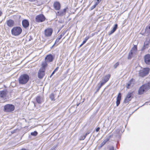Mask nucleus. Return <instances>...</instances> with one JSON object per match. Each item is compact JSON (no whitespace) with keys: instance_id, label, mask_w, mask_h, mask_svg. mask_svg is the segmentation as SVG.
I'll list each match as a JSON object with an SVG mask.
<instances>
[{"instance_id":"1","label":"nucleus","mask_w":150,"mask_h":150,"mask_svg":"<svg viewBox=\"0 0 150 150\" xmlns=\"http://www.w3.org/2000/svg\"><path fill=\"white\" fill-rule=\"evenodd\" d=\"M149 89H150V83L144 84L139 88L138 94L139 95L142 94L145 92L147 91Z\"/></svg>"},{"instance_id":"2","label":"nucleus","mask_w":150,"mask_h":150,"mask_svg":"<svg viewBox=\"0 0 150 150\" xmlns=\"http://www.w3.org/2000/svg\"><path fill=\"white\" fill-rule=\"evenodd\" d=\"M29 80V76L27 74H23L20 76L18 79L19 83L22 84H26Z\"/></svg>"},{"instance_id":"3","label":"nucleus","mask_w":150,"mask_h":150,"mask_svg":"<svg viewBox=\"0 0 150 150\" xmlns=\"http://www.w3.org/2000/svg\"><path fill=\"white\" fill-rule=\"evenodd\" d=\"M22 32V28L19 27H14L11 30L12 35L15 36H17L20 35L21 33Z\"/></svg>"},{"instance_id":"4","label":"nucleus","mask_w":150,"mask_h":150,"mask_svg":"<svg viewBox=\"0 0 150 150\" xmlns=\"http://www.w3.org/2000/svg\"><path fill=\"white\" fill-rule=\"evenodd\" d=\"M14 110V106L11 104H8L4 106L3 110L6 112H9L13 111Z\"/></svg>"},{"instance_id":"5","label":"nucleus","mask_w":150,"mask_h":150,"mask_svg":"<svg viewBox=\"0 0 150 150\" xmlns=\"http://www.w3.org/2000/svg\"><path fill=\"white\" fill-rule=\"evenodd\" d=\"M149 69L148 68L144 69L139 71V76L142 77H144L149 74Z\"/></svg>"},{"instance_id":"6","label":"nucleus","mask_w":150,"mask_h":150,"mask_svg":"<svg viewBox=\"0 0 150 150\" xmlns=\"http://www.w3.org/2000/svg\"><path fill=\"white\" fill-rule=\"evenodd\" d=\"M45 16L42 14L37 16L35 18L36 21L38 23L43 22L45 21Z\"/></svg>"},{"instance_id":"7","label":"nucleus","mask_w":150,"mask_h":150,"mask_svg":"<svg viewBox=\"0 0 150 150\" xmlns=\"http://www.w3.org/2000/svg\"><path fill=\"white\" fill-rule=\"evenodd\" d=\"M52 33V30L51 28H48L44 31V34L46 37H49L51 35Z\"/></svg>"},{"instance_id":"8","label":"nucleus","mask_w":150,"mask_h":150,"mask_svg":"<svg viewBox=\"0 0 150 150\" xmlns=\"http://www.w3.org/2000/svg\"><path fill=\"white\" fill-rule=\"evenodd\" d=\"M54 59V57L51 54L47 55L45 58V60L47 62H52Z\"/></svg>"},{"instance_id":"9","label":"nucleus","mask_w":150,"mask_h":150,"mask_svg":"<svg viewBox=\"0 0 150 150\" xmlns=\"http://www.w3.org/2000/svg\"><path fill=\"white\" fill-rule=\"evenodd\" d=\"M132 95V92H129L128 93L124 100V102L125 103H127L130 101Z\"/></svg>"},{"instance_id":"10","label":"nucleus","mask_w":150,"mask_h":150,"mask_svg":"<svg viewBox=\"0 0 150 150\" xmlns=\"http://www.w3.org/2000/svg\"><path fill=\"white\" fill-rule=\"evenodd\" d=\"M45 70L40 69L38 73V77L40 79H42L45 75Z\"/></svg>"},{"instance_id":"11","label":"nucleus","mask_w":150,"mask_h":150,"mask_svg":"<svg viewBox=\"0 0 150 150\" xmlns=\"http://www.w3.org/2000/svg\"><path fill=\"white\" fill-rule=\"evenodd\" d=\"M144 62L147 64H150V54H148L144 56Z\"/></svg>"},{"instance_id":"12","label":"nucleus","mask_w":150,"mask_h":150,"mask_svg":"<svg viewBox=\"0 0 150 150\" xmlns=\"http://www.w3.org/2000/svg\"><path fill=\"white\" fill-rule=\"evenodd\" d=\"M134 80L133 79H131L127 83V88H129L130 87L133 86L134 84Z\"/></svg>"},{"instance_id":"13","label":"nucleus","mask_w":150,"mask_h":150,"mask_svg":"<svg viewBox=\"0 0 150 150\" xmlns=\"http://www.w3.org/2000/svg\"><path fill=\"white\" fill-rule=\"evenodd\" d=\"M29 22L26 19H24L22 21V25L25 28H26L29 26Z\"/></svg>"},{"instance_id":"14","label":"nucleus","mask_w":150,"mask_h":150,"mask_svg":"<svg viewBox=\"0 0 150 150\" xmlns=\"http://www.w3.org/2000/svg\"><path fill=\"white\" fill-rule=\"evenodd\" d=\"M6 23L8 26L11 27L14 25V21L13 20L10 19L7 21Z\"/></svg>"},{"instance_id":"15","label":"nucleus","mask_w":150,"mask_h":150,"mask_svg":"<svg viewBox=\"0 0 150 150\" xmlns=\"http://www.w3.org/2000/svg\"><path fill=\"white\" fill-rule=\"evenodd\" d=\"M54 7V9L57 10H59L60 8V4L58 2H55L53 5Z\"/></svg>"},{"instance_id":"16","label":"nucleus","mask_w":150,"mask_h":150,"mask_svg":"<svg viewBox=\"0 0 150 150\" xmlns=\"http://www.w3.org/2000/svg\"><path fill=\"white\" fill-rule=\"evenodd\" d=\"M121 94L120 93H119L117 95L116 99V105L118 106L120 104L121 99Z\"/></svg>"},{"instance_id":"17","label":"nucleus","mask_w":150,"mask_h":150,"mask_svg":"<svg viewBox=\"0 0 150 150\" xmlns=\"http://www.w3.org/2000/svg\"><path fill=\"white\" fill-rule=\"evenodd\" d=\"M36 100L38 103L41 104L43 102V100L42 97L38 96L36 98Z\"/></svg>"},{"instance_id":"18","label":"nucleus","mask_w":150,"mask_h":150,"mask_svg":"<svg viewBox=\"0 0 150 150\" xmlns=\"http://www.w3.org/2000/svg\"><path fill=\"white\" fill-rule=\"evenodd\" d=\"M150 43V39L146 38L145 42L144 43L143 48L145 49L148 47L149 43Z\"/></svg>"},{"instance_id":"19","label":"nucleus","mask_w":150,"mask_h":150,"mask_svg":"<svg viewBox=\"0 0 150 150\" xmlns=\"http://www.w3.org/2000/svg\"><path fill=\"white\" fill-rule=\"evenodd\" d=\"M117 24H116L114 26L113 28V29L112 30H111L110 33H109V35H110L112 34L116 30V29L117 28Z\"/></svg>"},{"instance_id":"20","label":"nucleus","mask_w":150,"mask_h":150,"mask_svg":"<svg viewBox=\"0 0 150 150\" xmlns=\"http://www.w3.org/2000/svg\"><path fill=\"white\" fill-rule=\"evenodd\" d=\"M137 51V45H134L133 47L131 50V52H132L133 54H135Z\"/></svg>"},{"instance_id":"21","label":"nucleus","mask_w":150,"mask_h":150,"mask_svg":"<svg viewBox=\"0 0 150 150\" xmlns=\"http://www.w3.org/2000/svg\"><path fill=\"white\" fill-rule=\"evenodd\" d=\"M47 62L45 61L42 62V67L40 69L45 70V67L47 66Z\"/></svg>"},{"instance_id":"22","label":"nucleus","mask_w":150,"mask_h":150,"mask_svg":"<svg viewBox=\"0 0 150 150\" xmlns=\"http://www.w3.org/2000/svg\"><path fill=\"white\" fill-rule=\"evenodd\" d=\"M110 77V74H108L105 76L103 79H102L103 81L106 82L109 80Z\"/></svg>"},{"instance_id":"23","label":"nucleus","mask_w":150,"mask_h":150,"mask_svg":"<svg viewBox=\"0 0 150 150\" xmlns=\"http://www.w3.org/2000/svg\"><path fill=\"white\" fill-rule=\"evenodd\" d=\"M6 95V91H0V97L1 98L4 97Z\"/></svg>"},{"instance_id":"24","label":"nucleus","mask_w":150,"mask_h":150,"mask_svg":"<svg viewBox=\"0 0 150 150\" xmlns=\"http://www.w3.org/2000/svg\"><path fill=\"white\" fill-rule=\"evenodd\" d=\"M56 14L57 15L59 16H63L64 15L63 12L62 11V10H61L59 11H58L57 13H56Z\"/></svg>"},{"instance_id":"25","label":"nucleus","mask_w":150,"mask_h":150,"mask_svg":"<svg viewBox=\"0 0 150 150\" xmlns=\"http://www.w3.org/2000/svg\"><path fill=\"white\" fill-rule=\"evenodd\" d=\"M110 138V137H109L108 138H107V139L104 140L101 143V146H103L109 140Z\"/></svg>"},{"instance_id":"26","label":"nucleus","mask_w":150,"mask_h":150,"mask_svg":"<svg viewBox=\"0 0 150 150\" xmlns=\"http://www.w3.org/2000/svg\"><path fill=\"white\" fill-rule=\"evenodd\" d=\"M133 55H134L135 54H133V53L130 51L128 57V59H131Z\"/></svg>"},{"instance_id":"27","label":"nucleus","mask_w":150,"mask_h":150,"mask_svg":"<svg viewBox=\"0 0 150 150\" xmlns=\"http://www.w3.org/2000/svg\"><path fill=\"white\" fill-rule=\"evenodd\" d=\"M50 98L52 100L54 101L55 100L54 95L53 93L51 94L50 95Z\"/></svg>"},{"instance_id":"28","label":"nucleus","mask_w":150,"mask_h":150,"mask_svg":"<svg viewBox=\"0 0 150 150\" xmlns=\"http://www.w3.org/2000/svg\"><path fill=\"white\" fill-rule=\"evenodd\" d=\"M99 4V2H96V3L95 4L93 5L92 6L91 8V10H92L94 8L96 7V6Z\"/></svg>"},{"instance_id":"29","label":"nucleus","mask_w":150,"mask_h":150,"mask_svg":"<svg viewBox=\"0 0 150 150\" xmlns=\"http://www.w3.org/2000/svg\"><path fill=\"white\" fill-rule=\"evenodd\" d=\"M37 134L38 132L36 131H35L33 132H32L31 133V135L33 136H36L37 135Z\"/></svg>"},{"instance_id":"30","label":"nucleus","mask_w":150,"mask_h":150,"mask_svg":"<svg viewBox=\"0 0 150 150\" xmlns=\"http://www.w3.org/2000/svg\"><path fill=\"white\" fill-rule=\"evenodd\" d=\"M89 37H86L83 41L82 42L83 44H84L88 40V39Z\"/></svg>"},{"instance_id":"31","label":"nucleus","mask_w":150,"mask_h":150,"mask_svg":"<svg viewBox=\"0 0 150 150\" xmlns=\"http://www.w3.org/2000/svg\"><path fill=\"white\" fill-rule=\"evenodd\" d=\"M150 30V26L149 25V26L148 27V28L147 27H146V29H145V31L146 32H150V30Z\"/></svg>"},{"instance_id":"32","label":"nucleus","mask_w":150,"mask_h":150,"mask_svg":"<svg viewBox=\"0 0 150 150\" xmlns=\"http://www.w3.org/2000/svg\"><path fill=\"white\" fill-rule=\"evenodd\" d=\"M119 63L118 62H117L114 65V67L115 68H116L119 65Z\"/></svg>"},{"instance_id":"33","label":"nucleus","mask_w":150,"mask_h":150,"mask_svg":"<svg viewBox=\"0 0 150 150\" xmlns=\"http://www.w3.org/2000/svg\"><path fill=\"white\" fill-rule=\"evenodd\" d=\"M86 137V136L85 135L83 136H81L80 138V140H83L85 139Z\"/></svg>"},{"instance_id":"34","label":"nucleus","mask_w":150,"mask_h":150,"mask_svg":"<svg viewBox=\"0 0 150 150\" xmlns=\"http://www.w3.org/2000/svg\"><path fill=\"white\" fill-rule=\"evenodd\" d=\"M106 82H105V81H103V80H102V81L101 82V83H100V84L103 86V85Z\"/></svg>"},{"instance_id":"35","label":"nucleus","mask_w":150,"mask_h":150,"mask_svg":"<svg viewBox=\"0 0 150 150\" xmlns=\"http://www.w3.org/2000/svg\"><path fill=\"white\" fill-rule=\"evenodd\" d=\"M67 7L64 9L62 10V11L63 12V13L64 14V15L65 14L67 9Z\"/></svg>"},{"instance_id":"36","label":"nucleus","mask_w":150,"mask_h":150,"mask_svg":"<svg viewBox=\"0 0 150 150\" xmlns=\"http://www.w3.org/2000/svg\"><path fill=\"white\" fill-rule=\"evenodd\" d=\"M65 32H63L60 35L62 37L65 34Z\"/></svg>"},{"instance_id":"37","label":"nucleus","mask_w":150,"mask_h":150,"mask_svg":"<svg viewBox=\"0 0 150 150\" xmlns=\"http://www.w3.org/2000/svg\"><path fill=\"white\" fill-rule=\"evenodd\" d=\"M102 86L100 83L98 84V90H99Z\"/></svg>"},{"instance_id":"38","label":"nucleus","mask_w":150,"mask_h":150,"mask_svg":"<svg viewBox=\"0 0 150 150\" xmlns=\"http://www.w3.org/2000/svg\"><path fill=\"white\" fill-rule=\"evenodd\" d=\"M91 131L90 130H88L86 134L85 135L86 136L89 133H90Z\"/></svg>"},{"instance_id":"39","label":"nucleus","mask_w":150,"mask_h":150,"mask_svg":"<svg viewBox=\"0 0 150 150\" xmlns=\"http://www.w3.org/2000/svg\"><path fill=\"white\" fill-rule=\"evenodd\" d=\"M109 150H114V148L113 146H111L109 148Z\"/></svg>"},{"instance_id":"40","label":"nucleus","mask_w":150,"mask_h":150,"mask_svg":"<svg viewBox=\"0 0 150 150\" xmlns=\"http://www.w3.org/2000/svg\"><path fill=\"white\" fill-rule=\"evenodd\" d=\"M62 38V37L60 35H59L58 37V38L57 39L59 40Z\"/></svg>"},{"instance_id":"41","label":"nucleus","mask_w":150,"mask_h":150,"mask_svg":"<svg viewBox=\"0 0 150 150\" xmlns=\"http://www.w3.org/2000/svg\"><path fill=\"white\" fill-rule=\"evenodd\" d=\"M100 128L99 127H98L96 129V132H98L100 130Z\"/></svg>"},{"instance_id":"42","label":"nucleus","mask_w":150,"mask_h":150,"mask_svg":"<svg viewBox=\"0 0 150 150\" xmlns=\"http://www.w3.org/2000/svg\"><path fill=\"white\" fill-rule=\"evenodd\" d=\"M59 41V40H58V39H57L56 40V41L55 42V43H57Z\"/></svg>"},{"instance_id":"43","label":"nucleus","mask_w":150,"mask_h":150,"mask_svg":"<svg viewBox=\"0 0 150 150\" xmlns=\"http://www.w3.org/2000/svg\"><path fill=\"white\" fill-rule=\"evenodd\" d=\"M59 68V67H57L54 70V71L55 72L56 71H57L58 69Z\"/></svg>"},{"instance_id":"44","label":"nucleus","mask_w":150,"mask_h":150,"mask_svg":"<svg viewBox=\"0 0 150 150\" xmlns=\"http://www.w3.org/2000/svg\"><path fill=\"white\" fill-rule=\"evenodd\" d=\"M29 1L31 2H33V1H35L37 0H28Z\"/></svg>"},{"instance_id":"45","label":"nucleus","mask_w":150,"mask_h":150,"mask_svg":"<svg viewBox=\"0 0 150 150\" xmlns=\"http://www.w3.org/2000/svg\"><path fill=\"white\" fill-rule=\"evenodd\" d=\"M55 72L54 71L52 73V75H53L54 74Z\"/></svg>"},{"instance_id":"46","label":"nucleus","mask_w":150,"mask_h":150,"mask_svg":"<svg viewBox=\"0 0 150 150\" xmlns=\"http://www.w3.org/2000/svg\"><path fill=\"white\" fill-rule=\"evenodd\" d=\"M2 13L1 11H0V16L2 15Z\"/></svg>"},{"instance_id":"47","label":"nucleus","mask_w":150,"mask_h":150,"mask_svg":"<svg viewBox=\"0 0 150 150\" xmlns=\"http://www.w3.org/2000/svg\"><path fill=\"white\" fill-rule=\"evenodd\" d=\"M20 150H27L26 149H24V148H23L21 149Z\"/></svg>"},{"instance_id":"48","label":"nucleus","mask_w":150,"mask_h":150,"mask_svg":"<svg viewBox=\"0 0 150 150\" xmlns=\"http://www.w3.org/2000/svg\"><path fill=\"white\" fill-rule=\"evenodd\" d=\"M101 0H97V2H99Z\"/></svg>"},{"instance_id":"49","label":"nucleus","mask_w":150,"mask_h":150,"mask_svg":"<svg viewBox=\"0 0 150 150\" xmlns=\"http://www.w3.org/2000/svg\"><path fill=\"white\" fill-rule=\"evenodd\" d=\"M101 0H97V2H99Z\"/></svg>"},{"instance_id":"50","label":"nucleus","mask_w":150,"mask_h":150,"mask_svg":"<svg viewBox=\"0 0 150 150\" xmlns=\"http://www.w3.org/2000/svg\"><path fill=\"white\" fill-rule=\"evenodd\" d=\"M83 43H82L80 45V47H81L82 45H83Z\"/></svg>"},{"instance_id":"51","label":"nucleus","mask_w":150,"mask_h":150,"mask_svg":"<svg viewBox=\"0 0 150 150\" xmlns=\"http://www.w3.org/2000/svg\"><path fill=\"white\" fill-rule=\"evenodd\" d=\"M52 74L50 75V78H51L52 77Z\"/></svg>"},{"instance_id":"52","label":"nucleus","mask_w":150,"mask_h":150,"mask_svg":"<svg viewBox=\"0 0 150 150\" xmlns=\"http://www.w3.org/2000/svg\"><path fill=\"white\" fill-rule=\"evenodd\" d=\"M31 39V37H30V39H29V41Z\"/></svg>"},{"instance_id":"53","label":"nucleus","mask_w":150,"mask_h":150,"mask_svg":"<svg viewBox=\"0 0 150 150\" xmlns=\"http://www.w3.org/2000/svg\"><path fill=\"white\" fill-rule=\"evenodd\" d=\"M34 105L35 106V103H34Z\"/></svg>"}]
</instances>
